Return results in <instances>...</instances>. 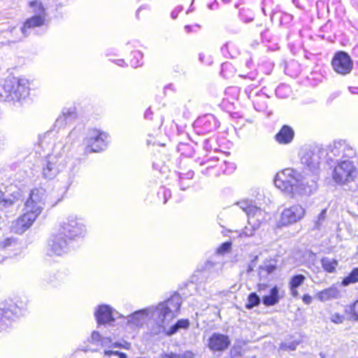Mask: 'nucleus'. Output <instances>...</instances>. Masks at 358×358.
<instances>
[{"label":"nucleus","mask_w":358,"mask_h":358,"mask_svg":"<svg viewBox=\"0 0 358 358\" xmlns=\"http://www.w3.org/2000/svg\"><path fill=\"white\" fill-rule=\"evenodd\" d=\"M181 303L180 295L174 294L164 301L150 306L151 322L153 323L150 331L152 335L164 333L171 322L178 316Z\"/></svg>","instance_id":"f257e3e1"},{"label":"nucleus","mask_w":358,"mask_h":358,"mask_svg":"<svg viewBox=\"0 0 358 358\" xmlns=\"http://www.w3.org/2000/svg\"><path fill=\"white\" fill-rule=\"evenodd\" d=\"M331 178L337 185H347L357 179L358 169L354 162L349 159L340 160L332 171Z\"/></svg>","instance_id":"f03ea898"},{"label":"nucleus","mask_w":358,"mask_h":358,"mask_svg":"<svg viewBox=\"0 0 358 358\" xmlns=\"http://www.w3.org/2000/svg\"><path fill=\"white\" fill-rule=\"evenodd\" d=\"M299 175L292 169L286 168L278 171L275 177L274 183L281 191L292 194L294 186L299 185Z\"/></svg>","instance_id":"7ed1b4c3"},{"label":"nucleus","mask_w":358,"mask_h":358,"mask_svg":"<svg viewBox=\"0 0 358 358\" xmlns=\"http://www.w3.org/2000/svg\"><path fill=\"white\" fill-rule=\"evenodd\" d=\"M331 64L334 71L341 76L350 73L354 66L353 61L350 55L343 50L335 52L331 59Z\"/></svg>","instance_id":"20e7f679"},{"label":"nucleus","mask_w":358,"mask_h":358,"mask_svg":"<svg viewBox=\"0 0 358 358\" xmlns=\"http://www.w3.org/2000/svg\"><path fill=\"white\" fill-rule=\"evenodd\" d=\"M64 236L65 235L63 232L61 233L58 227L48 242V254L50 256H62L69 251V245Z\"/></svg>","instance_id":"39448f33"},{"label":"nucleus","mask_w":358,"mask_h":358,"mask_svg":"<svg viewBox=\"0 0 358 358\" xmlns=\"http://www.w3.org/2000/svg\"><path fill=\"white\" fill-rule=\"evenodd\" d=\"M108 134L97 129H92L86 138L87 149L90 152H101L108 144Z\"/></svg>","instance_id":"423d86ee"},{"label":"nucleus","mask_w":358,"mask_h":358,"mask_svg":"<svg viewBox=\"0 0 358 358\" xmlns=\"http://www.w3.org/2000/svg\"><path fill=\"white\" fill-rule=\"evenodd\" d=\"M239 205L241 210L246 214L248 224H259L265 220L266 211L252 203V201L243 200L239 203Z\"/></svg>","instance_id":"0eeeda50"},{"label":"nucleus","mask_w":358,"mask_h":358,"mask_svg":"<svg viewBox=\"0 0 358 358\" xmlns=\"http://www.w3.org/2000/svg\"><path fill=\"white\" fill-rule=\"evenodd\" d=\"M231 345V339L227 335L213 333L206 341V345L213 352H222Z\"/></svg>","instance_id":"6e6552de"},{"label":"nucleus","mask_w":358,"mask_h":358,"mask_svg":"<svg viewBox=\"0 0 358 358\" xmlns=\"http://www.w3.org/2000/svg\"><path fill=\"white\" fill-rule=\"evenodd\" d=\"M151 311L150 306L135 311L127 317L126 327L132 330L142 327L147 320L151 321Z\"/></svg>","instance_id":"1a4fd4ad"},{"label":"nucleus","mask_w":358,"mask_h":358,"mask_svg":"<svg viewBox=\"0 0 358 358\" xmlns=\"http://www.w3.org/2000/svg\"><path fill=\"white\" fill-rule=\"evenodd\" d=\"M5 87L9 92V95L17 100L29 94V87L26 83L15 78L6 81Z\"/></svg>","instance_id":"9d476101"},{"label":"nucleus","mask_w":358,"mask_h":358,"mask_svg":"<svg viewBox=\"0 0 358 358\" xmlns=\"http://www.w3.org/2000/svg\"><path fill=\"white\" fill-rule=\"evenodd\" d=\"M94 315L99 324H108L113 322L117 317H123L122 315L107 305L98 306L94 313Z\"/></svg>","instance_id":"9b49d317"},{"label":"nucleus","mask_w":358,"mask_h":358,"mask_svg":"<svg viewBox=\"0 0 358 358\" xmlns=\"http://www.w3.org/2000/svg\"><path fill=\"white\" fill-rule=\"evenodd\" d=\"M304 214L303 208L299 205H294L290 208H285L281 214V224H293L299 222L303 217Z\"/></svg>","instance_id":"f8f14e48"},{"label":"nucleus","mask_w":358,"mask_h":358,"mask_svg":"<svg viewBox=\"0 0 358 358\" xmlns=\"http://www.w3.org/2000/svg\"><path fill=\"white\" fill-rule=\"evenodd\" d=\"M2 306L3 307L0 308V329H5L10 324V320L17 315L19 309L14 303Z\"/></svg>","instance_id":"ddd939ff"},{"label":"nucleus","mask_w":358,"mask_h":358,"mask_svg":"<svg viewBox=\"0 0 358 358\" xmlns=\"http://www.w3.org/2000/svg\"><path fill=\"white\" fill-rule=\"evenodd\" d=\"M331 151L336 157L352 158L356 155L355 150L344 141L334 143Z\"/></svg>","instance_id":"4468645a"},{"label":"nucleus","mask_w":358,"mask_h":358,"mask_svg":"<svg viewBox=\"0 0 358 358\" xmlns=\"http://www.w3.org/2000/svg\"><path fill=\"white\" fill-rule=\"evenodd\" d=\"M195 124L200 130V132L203 134L209 133L215 129L216 119L213 115L206 114L198 117Z\"/></svg>","instance_id":"2eb2a0df"},{"label":"nucleus","mask_w":358,"mask_h":358,"mask_svg":"<svg viewBox=\"0 0 358 358\" xmlns=\"http://www.w3.org/2000/svg\"><path fill=\"white\" fill-rule=\"evenodd\" d=\"M294 135V129L290 126L285 124L281 127L274 138L279 144L287 145L293 141Z\"/></svg>","instance_id":"dca6fc26"},{"label":"nucleus","mask_w":358,"mask_h":358,"mask_svg":"<svg viewBox=\"0 0 358 358\" xmlns=\"http://www.w3.org/2000/svg\"><path fill=\"white\" fill-rule=\"evenodd\" d=\"M45 17L46 15L38 14L27 18L21 27L22 33L26 34L29 29L43 26L45 24Z\"/></svg>","instance_id":"f3484780"},{"label":"nucleus","mask_w":358,"mask_h":358,"mask_svg":"<svg viewBox=\"0 0 358 358\" xmlns=\"http://www.w3.org/2000/svg\"><path fill=\"white\" fill-rule=\"evenodd\" d=\"M61 233L71 239L83 236L85 234L84 225H59Z\"/></svg>","instance_id":"a211bd4d"},{"label":"nucleus","mask_w":358,"mask_h":358,"mask_svg":"<svg viewBox=\"0 0 358 358\" xmlns=\"http://www.w3.org/2000/svg\"><path fill=\"white\" fill-rule=\"evenodd\" d=\"M41 210L36 206L27 204L26 210L20 217L22 224H33L40 215Z\"/></svg>","instance_id":"6ab92c4d"},{"label":"nucleus","mask_w":358,"mask_h":358,"mask_svg":"<svg viewBox=\"0 0 358 358\" xmlns=\"http://www.w3.org/2000/svg\"><path fill=\"white\" fill-rule=\"evenodd\" d=\"M341 296L340 290L335 286L329 287L317 294V299L322 302L328 301L329 300L336 299Z\"/></svg>","instance_id":"aec40b11"},{"label":"nucleus","mask_w":358,"mask_h":358,"mask_svg":"<svg viewBox=\"0 0 358 358\" xmlns=\"http://www.w3.org/2000/svg\"><path fill=\"white\" fill-rule=\"evenodd\" d=\"M279 289L277 286L271 289L268 295L264 296L262 298L263 303L266 306H274L280 301Z\"/></svg>","instance_id":"412c9836"},{"label":"nucleus","mask_w":358,"mask_h":358,"mask_svg":"<svg viewBox=\"0 0 358 358\" xmlns=\"http://www.w3.org/2000/svg\"><path fill=\"white\" fill-rule=\"evenodd\" d=\"M189 322L188 320H179L176 324L171 326H169L166 331H164V334L167 336H172L177 333L180 329H186L189 327Z\"/></svg>","instance_id":"4be33fe9"},{"label":"nucleus","mask_w":358,"mask_h":358,"mask_svg":"<svg viewBox=\"0 0 358 358\" xmlns=\"http://www.w3.org/2000/svg\"><path fill=\"white\" fill-rule=\"evenodd\" d=\"M91 342L96 345H100L103 347H111L115 345V343H113L110 338L102 337L101 334L96 331H94L92 333Z\"/></svg>","instance_id":"5701e85b"},{"label":"nucleus","mask_w":358,"mask_h":358,"mask_svg":"<svg viewBox=\"0 0 358 358\" xmlns=\"http://www.w3.org/2000/svg\"><path fill=\"white\" fill-rule=\"evenodd\" d=\"M313 155L311 152H306L301 157V164L304 166L303 173L311 176L313 173Z\"/></svg>","instance_id":"b1692460"},{"label":"nucleus","mask_w":358,"mask_h":358,"mask_svg":"<svg viewBox=\"0 0 358 358\" xmlns=\"http://www.w3.org/2000/svg\"><path fill=\"white\" fill-rule=\"evenodd\" d=\"M228 231L229 233H230L229 236L232 238H236L238 237L252 236L255 231V228L254 227V225H248L245 226L241 232H240L238 230L233 229H228Z\"/></svg>","instance_id":"393cba45"},{"label":"nucleus","mask_w":358,"mask_h":358,"mask_svg":"<svg viewBox=\"0 0 358 358\" xmlns=\"http://www.w3.org/2000/svg\"><path fill=\"white\" fill-rule=\"evenodd\" d=\"M322 265L325 271L329 273H333L336 271L338 262L334 259L324 257L322 259Z\"/></svg>","instance_id":"a878e982"},{"label":"nucleus","mask_w":358,"mask_h":358,"mask_svg":"<svg viewBox=\"0 0 358 358\" xmlns=\"http://www.w3.org/2000/svg\"><path fill=\"white\" fill-rule=\"evenodd\" d=\"M358 282V268H354L351 273L347 275L342 281L341 284L343 286H348L350 284L356 283Z\"/></svg>","instance_id":"bb28decb"},{"label":"nucleus","mask_w":358,"mask_h":358,"mask_svg":"<svg viewBox=\"0 0 358 358\" xmlns=\"http://www.w3.org/2000/svg\"><path fill=\"white\" fill-rule=\"evenodd\" d=\"M259 303V296L256 293L253 292L249 294L245 307L248 309H252V308L257 306Z\"/></svg>","instance_id":"cd10ccee"},{"label":"nucleus","mask_w":358,"mask_h":358,"mask_svg":"<svg viewBox=\"0 0 358 358\" xmlns=\"http://www.w3.org/2000/svg\"><path fill=\"white\" fill-rule=\"evenodd\" d=\"M29 6L33 8V11L34 13L46 15L45 7L43 6V3L38 0L29 1Z\"/></svg>","instance_id":"c85d7f7f"},{"label":"nucleus","mask_w":358,"mask_h":358,"mask_svg":"<svg viewBox=\"0 0 358 358\" xmlns=\"http://www.w3.org/2000/svg\"><path fill=\"white\" fill-rule=\"evenodd\" d=\"M161 358H194L193 353L185 352L183 354H176L173 352L164 353L162 355Z\"/></svg>","instance_id":"c756f323"},{"label":"nucleus","mask_w":358,"mask_h":358,"mask_svg":"<svg viewBox=\"0 0 358 358\" xmlns=\"http://www.w3.org/2000/svg\"><path fill=\"white\" fill-rule=\"evenodd\" d=\"M299 343L296 341H285L280 344V350L290 351L294 350L298 345Z\"/></svg>","instance_id":"7c9ffc66"},{"label":"nucleus","mask_w":358,"mask_h":358,"mask_svg":"<svg viewBox=\"0 0 358 358\" xmlns=\"http://www.w3.org/2000/svg\"><path fill=\"white\" fill-rule=\"evenodd\" d=\"M304 279H305V278L302 275H298L293 277L290 282V287H298L303 282Z\"/></svg>","instance_id":"2f4dec72"},{"label":"nucleus","mask_w":358,"mask_h":358,"mask_svg":"<svg viewBox=\"0 0 358 358\" xmlns=\"http://www.w3.org/2000/svg\"><path fill=\"white\" fill-rule=\"evenodd\" d=\"M104 355L110 358H127V355L125 354L119 352L118 351L105 350Z\"/></svg>","instance_id":"473e14b6"},{"label":"nucleus","mask_w":358,"mask_h":358,"mask_svg":"<svg viewBox=\"0 0 358 358\" xmlns=\"http://www.w3.org/2000/svg\"><path fill=\"white\" fill-rule=\"evenodd\" d=\"M231 243L230 242H225L222 243L217 249V253L220 255H224L225 253H227L231 250Z\"/></svg>","instance_id":"72a5a7b5"},{"label":"nucleus","mask_w":358,"mask_h":358,"mask_svg":"<svg viewBox=\"0 0 358 358\" xmlns=\"http://www.w3.org/2000/svg\"><path fill=\"white\" fill-rule=\"evenodd\" d=\"M330 320L332 322L336 324H341L344 320V316L340 315L339 313H335L331 314L330 317Z\"/></svg>","instance_id":"f704fd0d"},{"label":"nucleus","mask_w":358,"mask_h":358,"mask_svg":"<svg viewBox=\"0 0 358 358\" xmlns=\"http://www.w3.org/2000/svg\"><path fill=\"white\" fill-rule=\"evenodd\" d=\"M29 225H13L11 231L17 234H22L29 228Z\"/></svg>","instance_id":"c9c22d12"},{"label":"nucleus","mask_w":358,"mask_h":358,"mask_svg":"<svg viewBox=\"0 0 358 358\" xmlns=\"http://www.w3.org/2000/svg\"><path fill=\"white\" fill-rule=\"evenodd\" d=\"M158 197L159 198L162 197L161 203L162 204H165L170 197V194L167 193L164 189H163L161 192H158Z\"/></svg>","instance_id":"e433bc0d"},{"label":"nucleus","mask_w":358,"mask_h":358,"mask_svg":"<svg viewBox=\"0 0 358 358\" xmlns=\"http://www.w3.org/2000/svg\"><path fill=\"white\" fill-rule=\"evenodd\" d=\"M327 208H325L322 210V211L320 213L318 218H317L318 222H324L325 220V219L327 217Z\"/></svg>","instance_id":"4c0bfd02"},{"label":"nucleus","mask_w":358,"mask_h":358,"mask_svg":"<svg viewBox=\"0 0 358 358\" xmlns=\"http://www.w3.org/2000/svg\"><path fill=\"white\" fill-rule=\"evenodd\" d=\"M200 27L199 25L195 24L193 26L190 25H186L185 26V29H186L187 32H192V31H196L197 29H199Z\"/></svg>","instance_id":"58836bf2"},{"label":"nucleus","mask_w":358,"mask_h":358,"mask_svg":"<svg viewBox=\"0 0 358 358\" xmlns=\"http://www.w3.org/2000/svg\"><path fill=\"white\" fill-rule=\"evenodd\" d=\"M14 240L11 238H6L4 241H3L0 245L2 248H6L12 245Z\"/></svg>","instance_id":"ea45409f"},{"label":"nucleus","mask_w":358,"mask_h":358,"mask_svg":"<svg viewBox=\"0 0 358 358\" xmlns=\"http://www.w3.org/2000/svg\"><path fill=\"white\" fill-rule=\"evenodd\" d=\"M351 310L353 312L355 316H356V318L358 319V300L355 301L351 307Z\"/></svg>","instance_id":"a19ab883"},{"label":"nucleus","mask_w":358,"mask_h":358,"mask_svg":"<svg viewBox=\"0 0 358 358\" xmlns=\"http://www.w3.org/2000/svg\"><path fill=\"white\" fill-rule=\"evenodd\" d=\"M267 287H268V285L266 284H259L257 285V291L259 293H262V292L265 291Z\"/></svg>","instance_id":"79ce46f5"},{"label":"nucleus","mask_w":358,"mask_h":358,"mask_svg":"<svg viewBox=\"0 0 358 358\" xmlns=\"http://www.w3.org/2000/svg\"><path fill=\"white\" fill-rule=\"evenodd\" d=\"M303 301L306 304H310L312 301V297L309 295H304L303 297Z\"/></svg>","instance_id":"37998d69"},{"label":"nucleus","mask_w":358,"mask_h":358,"mask_svg":"<svg viewBox=\"0 0 358 358\" xmlns=\"http://www.w3.org/2000/svg\"><path fill=\"white\" fill-rule=\"evenodd\" d=\"M152 115V111L149 108L145 112V117L147 119H151V116Z\"/></svg>","instance_id":"c03bdc74"},{"label":"nucleus","mask_w":358,"mask_h":358,"mask_svg":"<svg viewBox=\"0 0 358 358\" xmlns=\"http://www.w3.org/2000/svg\"><path fill=\"white\" fill-rule=\"evenodd\" d=\"M51 168L50 167V164H48L46 167L43 169L44 175L47 176L48 172L50 171Z\"/></svg>","instance_id":"a18cd8bd"},{"label":"nucleus","mask_w":358,"mask_h":358,"mask_svg":"<svg viewBox=\"0 0 358 358\" xmlns=\"http://www.w3.org/2000/svg\"><path fill=\"white\" fill-rule=\"evenodd\" d=\"M296 287H290L291 292L293 296L296 297L298 295V292L296 289Z\"/></svg>","instance_id":"49530a36"},{"label":"nucleus","mask_w":358,"mask_h":358,"mask_svg":"<svg viewBox=\"0 0 358 358\" xmlns=\"http://www.w3.org/2000/svg\"><path fill=\"white\" fill-rule=\"evenodd\" d=\"M320 356L322 358H330L331 356L329 355H325L324 353H320Z\"/></svg>","instance_id":"de8ad7c7"},{"label":"nucleus","mask_w":358,"mask_h":358,"mask_svg":"<svg viewBox=\"0 0 358 358\" xmlns=\"http://www.w3.org/2000/svg\"><path fill=\"white\" fill-rule=\"evenodd\" d=\"M204 57H205V56H204V55H203V54H200V55H199V59H200L201 62H203V61L204 60Z\"/></svg>","instance_id":"09e8293b"},{"label":"nucleus","mask_w":358,"mask_h":358,"mask_svg":"<svg viewBox=\"0 0 358 358\" xmlns=\"http://www.w3.org/2000/svg\"><path fill=\"white\" fill-rule=\"evenodd\" d=\"M34 190H32V191L31 192V193H30V197H31V198L32 197V196H33V194H34Z\"/></svg>","instance_id":"8fccbe9b"},{"label":"nucleus","mask_w":358,"mask_h":358,"mask_svg":"<svg viewBox=\"0 0 358 358\" xmlns=\"http://www.w3.org/2000/svg\"><path fill=\"white\" fill-rule=\"evenodd\" d=\"M233 352H236V348H234Z\"/></svg>","instance_id":"3c124183"},{"label":"nucleus","mask_w":358,"mask_h":358,"mask_svg":"<svg viewBox=\"0 0 358 358\" xmlns=\"http://www.w3.org/2000/svg\"><path fill=\"white\" fill-rule=\"evenodd\" d=\"M357 205H358V201H357Z\"/></svg>","instance_id":"603ef678"}]
</instances>
